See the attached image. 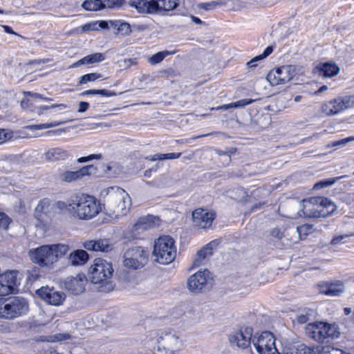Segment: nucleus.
Segmentation results:
<instances>
[{
	"label": "nucleus",
	"instance_id": "6ab92c4d",
	"mask_svg": "<svg viewBox=\"0 0 354 354\" xmlns=\"http://www.w3.org/2000/svg\"><path fill=\"white\" fill-rule=\"evenodd\" d=\"M159 218L153 215L140 218L133 226V231L140 233V231L147 230L158 225Z\"/></svg>",
	"mask_w": 354,
	"mask_h": 354
},
{
	"label": "nucleus",
	"instance_id": "a878e982",
	"mask_svg": "<svg viewBox=\"0 0 354 354\" xmlns=\"http://www.w3.org/2000/svg\"><path fill=\"white\" fill-rule=\"evenodd\" d=\"M68 156V151L59 147L50 149L46 153V158L50 161L65 160Z\"/></svg>",
	"mask_w": 354,
	"mask_h": 354
},
{
	"label": "nucleus",
	"instance_id": "2eb2a0df",
	"mask_svg": "<svg viewBox=\"0 0 354 354\" xmlns=\"http://www.w3.org/2000/svg\"><path fill=\"white\" fill-rule=\"evenodd\" d=\"M62 286L73 295H77L85 291V286L87 283V278L83 273L76 276H70L64 279Z\"/></svg>",
	"mask_w": 354,
	"mask_h": 354
},
{
	"label": "nucleus",
	"instance_id": "473e14b6",
	"mask_svg": "<svg viewBox=\"0 0 354 354\" xmlns=\"http://www.w3.org/2000/svg\"><path fill=\"white\" fill-rule=\"evenodd\" d=\"M174 51H160L148 58V62L151 65L160 63L167 56L174 54Z\"/></svg>",
	"mask_w": 354,
	"mask_h": 354
},
{
	"label": "nucleus",
	"instance_id": "ddd939ff",
	"mask_svg": "<svg viewBox=\"0 0 354 354\" xmlns=\"http://www.w3.org/2000/svg\"><path fill=\"white\" fill-rule=\"evenodd\" d=\"M354 106V95L339 97L324 103L322 110L326 115H333Z\"/></svg>",
	"mask_w": 354,
	"mask_h": 354
},
{
	"label": "nucleus",
	"instance_id": "393cba45",
	"mask_svg": "<svg viewBox=\"0 0 354 354\" xmlns=\"http://www.w3.org/2000/svg\"><path fill=\"white\" fill-rule=\"evenodd\" d=\"M104 56L102 53H96L91 55H88L77 62H75L71 67H78L83 64H91L97 63L103 61Z\"/></svg>",
	"mask_w": 354,
	"mask_h": 354
},
{
	"label": "nucleus",
	"instance_id": "f03ea898",
	"mask_svg": "<svg viewBox=\"0 0 354 354\" xmlns=\"http://www.w3.org/2000/svg\"><path fill=\"white\" fill-rule=\"evenodd\" d=\"M294 206L300 209L296 213L285 215L286 217L296 219L299 217L320 218L326 217L336 209L335 205L329 199L322 197H313L303 200L301 203L295 202Z\"/></svg>",
	"mask_w": 354,
	"mask_h": 354
},
{
	"label": "nucleus",
	"instance_id": "2f4dec72",
	"mask_svg": "<svg viewBox=\"0 0 354 354\" xmlns=\"http://www.w3.org/2000/svg\"><path fill=\"white\" fill-rule=\"evenodd\" d=\"M103 0H86L83 2L82 6L84 9L88 11H97L103 9Z\"/></svg>",
	"mask_w": 354,
	"mask_h": 354
},
{
	"label": "nucleus",
	"instance_id": "9d476101",
	"mask_svg": "<svg viewBox=\"0 0 354 354\" xmlns=\"http://www.w3.org/2000/svg\"><path fill=\"white\" fill-rule=\"evenodd\" d=\"M108 202L116 216H123L129 212L131 199L128 194L120 187H109L107 189Z\"/></svg>",
	"mask_w": 354,
	"mask_h": 354
},
{
	"label": "nucleus",
	"instance_id": "412c9836",
	"mask_svg": "<svg viewBox=\"0 0 354 354\" xmlns=\"http://www.w3.org/2000/svg\"><path fill=\"white\" fill-rule=\"evenodd\" d=\"M160 339L163 342L165 346H167V348L171 351H173L174 349H178L181 345V342L178 337L171 332L162 333L160 336Z\"/></svg>",
	"mask_w": 354,
	"mask_h": 354
},
{
	"label": "nucleus",
	"instance_id": "f257e3e1",
	"mask_svg": "<svg viewBox=\"0 0 354 354\" xmlns=\"http://www.w3.org/2000/svg\"><path fill=\"white\" fill-rule=\"evenodd\" d=\"M101 211L100 202L89 194L77 193L67 200V213L74 218L88 221Z\"/></svg>",
	"mask_w": 354,
	"mask_h": 354
},
{
	"label": "nucleus",
	"instance_id": "a18cd8bd",
	"mask_svg": "<svg viewBox=\"0 0 354 354\" xmlns=\"http://www.w3.org/2000/svg\"><path fill=\"white\" fill-rule=\"evenodd\" d=\"M118 25L119 27L116 32L117 34L120 33L122 35H127L131 33V29L129 24L120 21V23Z\"/></svg>",
	"mask_w": 354,
	"mask_h": 354
},
{
	"label": "nucleus",
	"instance_id": "338daca9",
	"mask_svg": "<svg viewBox=\"0 0 354 354\" xmlns=\"http://www.w3.org/2000/svg\"><path fill=\"white\" fill-rule=\"evenodd\" d=\"M218 154L219 156H223V158H224V161H225L227 164H228V163L230 162V160H231V158H230V155H228V154H227V153H225L221 152V151H218Z\"/></svg>",
	"mask_w": 354,
	"mask_h": 354
},
{
	"label": "nucleus",
	"instance_id": "603ef678",
	"mask_svg": "<svg viewBox=\"0 0 354 354\" xmlns=\"http://www.w3.org/2000/svg\"><path fill=\"white\" fill-rule=\"evenodd\" d=\"M284 232L281 230V228L279 227H274L272 228L270 232V234L271 237L275 239L276 240H281L283 236H284Z\"/></svg>",
	"mask_w": 354,
	"mask_h": 354
},
{
	"label": "nucleus",
	"instance_id": "de8ad7c7",
	"mask_svg": "<svg viewBox=\"0 0 354 354\" xmlns=\"http://www.w3.org/2000/svg\"><path fill=\"white\" fill-rule=\"evenodd\" d=\"M10 221V218L6 214L0 212V231L7 230Z\"/></svg>",
	"mask_w": 354,
	"mask_h": 354
},
{
	"label": "nucleus",
	"instance_id": "052dcab7",
	"mask_svg": "<svg viewBox=\"0 0 354 354\" xmlns=\"http://www.w3.org/2000/svg\"><path fill=\"white\" fill-rule=\"evenodd\" d=\"M264 59V57H262V55H259L258 56H256L255 57H254L253 59H252L250 61H249L248 63H247V66L248 68H254L257 65H252V63H254L257 61H259V60H261Z\"/></svg>",
	"mask_w": 354,
	"mask_h": 354
},
{
	"label": "nucleus",
	"instance_id": "4468645a",
	"mask_svg": "<svg viewBox=\"0 0 354 354\" xmlns=\"http://www.w3.org/2000/svg\"><path fill=\"white\" fill-rule=\"evenodd\" d=\"M252 343L259 354H280L275 347V339L272 333L263 332L257 339H252Z\"/></svg>",
	"mask_w": 354,
	"mask_h": 354
},
{
	"label": "nucleus",
	"instance_id": "6e6552de",
	"mask_svg": "<svg viewBox=\"0 0 354 354\" xmlns=\"http://www.w3.org/2000/svg\"><path fill=\"white\" fill-rule=\"evenodd\" d=\"M64 211L67 212V201H54L45 198L39 201L35 207V217L43 223H48Z\"/></svg>",
	"mask_w": 354,
	"mask_h": 354
},
{
	"label": "nucleus",
	"instance_id": "09e8293b",
	"mask_svg": "<svg viewBox=\"0 0 354 354\" xmlns=\"http://www.w3.org/2000/svg\"><path fill=\"white\" fill-rule=\"evenodd\" d=\"M136 64H137L136 58L124 59H122V60H120L118 62L119 67L124 68V69L130 67L132 65H136Z\"/></svg>",
	"mask_w": 354,
	"mask_h": 354
},
{
	"label": "nucleus",
	"instance_id": "a211bd4d",
	"mask_svg": "<svg viewBox=\"0 0 354 354\" xmlns=\"http://www.w3.org/2000/svg\"><path fill=\"white\" fill-rule=\"evenodd\" d=\"M252 329L250 327L243 330L232 333L229 337L230 344L240 348H245L250 346L252 339Z\"/></svg>",
	"mask_w": 354,
	"mask_h": 354
},
{
	"label": "nucleus",
	"instance_id": "79ce46f5",
	"mask_svg": "<svg viewBox=\"0 0 354 354\" xmlns=\"http://www.w3.org/2000/svg\"><path fill=\"white\" fill-rule=\"evenodd\" d=\"M103 9L104 8H117L123 3V0H103Z\"/></svg>",
	"mask_w": 354,
	"mask_h": 354
},
{
	"label": "nucleus",
	"instance_id": "c03bdc74",
	"mask_svg": "<svg viewBox=\"0 0 354 354\" xmlns=\"http://www.w3.org/2000/svg\"><path fill=\"white\" fill-rule=\"evenodd\" d=\"M318 354H350L348 353L344 352L342 350L332 348L330 346L322 347L320 351H319Z\"/></svg>",
	"mask_w": 354,
	"mask_h": 354
},
{
	"label": "nucleus",
	"instance_id": "8fccbe9b",
	"mask_svg": "<svg viewBox=\"0 0 354 354\" xmlns=\"http://www.w3.org/2000/svg\"><path fill=\"white\" fill-rule=\"evenodd\" d=\"M55 107H60L61 109H64L66 108V105L64 104H52L50 106H39V107L35 109V112L38 115H41L43 113V111L47 110V109H54Z\"/></svg>",
	"mask_w": 354,
	"mask_h": 354
},
{
	"label": "nucleus",
	"instance_id": "f704fd0d",
	"mask_svg": "<svg viewBox=\"0 0 354 354\" xmlns=\"http://www.w3.org/2000/svg\"><path fill=\"white\" fill-rule=\"evenodd\" d=\"M226 4L224 1H212L209 2L201 3L198 4V8L205 10H214L217 7L223 6Z\"/></svg>",
	"mask_w": 354,
	"mask_h": 354
},
{
	"label": "nucleus",
	"instance_id": "774afa93",
	"mask_svg": "<svg viewBox=\"0 0 354 354\" xmlns=\"http://www.w3.org/2000/svg\"><path fill=\"white\" fill-rule=\"evenodd\" d=\"M120 23V20L110 21L109 25L111 26V28L118 30V28L119 27L118 24Z\"/></svg>",
	"mask_w": 354,
	"mask_h": 354
},
{
	"label": "nucleus",
	"instance_id": "13d9d810",
	"mask_svg": "<svg viewBox=\"0 0 354 354\" xmlns=\"http://www.w3.org/2000/svg\"><path fill=\"white\" fill-rule=\"evenodd\" d=\"M354 140L353 137H348V138H344V139H342V140H338V141L333 142V144H332V146L333 147H337V146H339V145H344L346 143H348L349 141H351V140Z\"/></svg>",
	"mask_w": 354,
	"mask_h": 354
},
{
	"label": "nucleus",
	"instance_id": "cd10ccee",
	"mask_svg": "<svg viewBox=\"0 0 354 354\" xmlns=\"http://www.w3.org/2000/svg\"><path fill=\"white\" fill-rule=\"evenodd\" d=\"M344 283L341 281H337L329 284L324 292L328 295L338 296L344 291Z\"/></svg>",
	"mask_w": 354,
	"mask_h": 354
},
{
	"label": "nucleus",
	"instance_id": "680f3d73",
	"mask_svg": "<svg viewBox=\"0 0 354 354\" xmlns=\"http://www.w3.org/2000/svg\"><path fill=\"white\" fill-rule=\"evenodd\" d=\"M97 30L109 28V23L105 21H96Z\"/></svg>",
	"mask_w": 354,
	"mask_h": 354
},
{
	"label": "nucleus",
	"instance_id": "f8f14e48",
	"mask_svg": "<svg viewBox=\"0 0 354 354\" xmlns=\"http://www.w3.org/2000/svg\"><path fill=\"white\" fill-rule=\"evenodd\" d=\"M209 272L207 270H199L187 279V288L194 295L205 292L209 289Z\"/></svg>",
	"mask_w": 354,
	"mask_h": 354
},
{
	"label": "nucleus",
	"instance_id": "aec40b11",
	"mask_svg": "<svg viewBox=\"0 0 354 354\" xmlns=\"http://www.w3.org/2000/svg\"><path fill=\"white\" fill-rule=\"evenodd\" d=\"M85 249L95 252H108L111 250V246L108 240H92L84 243Z\"/></svg>",
	"mask_w": 354,
	"mask_h": 354
},
{
	"label": "nucleus",
	"instance_id": "49530a36",
	"mask_svg": "<svg viewBox=\"0 0 354 354\" xmlns=\"http://www.w3.org/2000/svg\"><path fill=\"white\" fill-rule=\"evenodd\" d=\"M95 168L92 165H86L80 168L77 171L79 179H82L85 176L91 175V171L93 170Z\"/></svg>",
	"mask_w": 354,
	"mask_h": 354
},
{
	"label": "nucleus",
	"instance_id": "b1692460",
	"mask_svg": "<svg viewBox=\"0 0 354 354\" xmlns=\"http://www.w3.org/2000/svg\"><path fill=\"white\" fill-rule=\"evenodd\" d=\"M277 70L281 79V84L291 80L295 74V68L292 65L282 66L277 68Z\"/></svg>",
	"mask_w": 354,
	"mask_h": 354
},
{
	"label": "nucleus",
	"instance_id": "e2e57ef3",
	"mask_svg": "<svg viewBox=\"0 0 354 354\" xmlns=\"http://www.w3.org/2000/svg\"><path fill=\"white\" fill-rule=\"evenodd\" d=\"M348 237V235H341V236H336L335 238L333 239L331 243L333 244H338V243H340L341 242H342V241L345 239V238H347Z\"/></svg>",
	"mask_w": 354,
	"mask_h": 354
},
{
	"label": "nucleus",
	"instance_id": "6e6d98bb",
	"mask_svg": "<svg viewBox=\"0 0 354 354\" xmlns=\"http://www.w3.org/2000/svg\"><path fill=\"white\" fill-rule=\"evenodd\" d=\"M11 138V133L6 129H0V144H2Z\"/></svg>",
	"mask_w": 354,
	"mask_h": 354
},
{
	"label": "nucleus",
	"instance_id": "5701e85b",
	"mask_svg": "<svg viewBox=\"0 0 354 354\" xmlns=\"http://www.w3.org/2000/svg\"><path fill=\"white\" fill-rule=\"evenodd\" d=\"M88 255L85 250H77L71 252L68 256V261L72 266H81L86 263Z\"/></svg>",
	"mask_w": 354,
	"mask_h": 354
},
{
	"label": "nucleus",
	"instance_id": "72a5a7b5",
	"mask_svg": "<svg viewBox=\"0 0 354 354\" xmlns=\"http://www.w3.org/2000/svg\"><path fill=\"white\" fill-rule=\"evenodd\" d=\"M180 153H156L153 156H150L147 159L151 161L156 160H164L167 159H176L180 156Z\"/></svg>",
	"mask_w": 354,
	"mask_h": 354
},
{
	"label": "nucleus",
	"instance_id": "bb28decb",
	"mask_svg": "<svg viewBox=\"0 0 354 354\" xmlns=\"http://www.w3.org/2000/svg\"><path fill=\"white\" fill-rule=\"evenodd\" d=\"M320 75L325 77H332L338 74L339 68L333 63H325L322 64L319 68Z\"/></svg>",
	"mask_w": 354,
	"mask_h": 354
},
{
	"label": "nucleus",
	"instance_id": "c9c22d12",
	"mask_svg": "<svg viewBox=\"0 0 354 354\" xmlns=\"http://www.w3.org/2000/svg\"><path fill=\"white\" fill-rule=\"evenodd\" d=\"M266 80L272 86L281 84V79H280V75H279L277 68H274L268 73L266 76Z\"/></svg>",
	"mask_w": 354,
	"mask_h": 354
},
{
	"label": "nucleus",
	"instance_id": "9b49d317",
	"mask_svg": "<svg viewBox=\"0 0 354 354\" xmlns=\"http://www.w3.org/2000/svg\"><path fill=\"white\" fill-rule=\"evenodd\" d=\"M149 252L142 247L128 249L123 255L124 266L129 269L138 270L144 267L148 261Z\"/></svg>",
	"mask_w": 354,
	"mask_h": 354
},
{
	"label": "nucleus",
	"instance_id": "c85d7f7f",
	"mask_svg": "<svg viewBox=\"0 0 354 354\" xmlns=\"http://www.w3.org/2000/svg\"><path fill=\"white\" fill-rule=\"evenodd\" d=\"M317 351L314 348H310L304 345L299 347H290L284 350L283 354H316Z\"/></svg>",
	"mask_w": 354,
	"mask_h": 354
},
{
	"label": "nucleus",
	"instance_id": "864d4df0",
	"mask_svg": "<svg viewBox=\"0 0 354 354\" xmlns=\"http://www.w3.org/2000/svg\"><path fill=\"white\" fill-rule=\"evenodd\" d=\"M253 102L251 99H242L239 101L232 102V108L236 109L240 107H244Z\"/></svg>",
	"mask_w": 354,
	"mask_h": 354
},
{
	"label": "nucleus",
	"instance_id": "7ed1b4c3",
	"mask_svg": "<svg viewBox=\"0 0 354 354\" xmlns=\"http://www.w3.org/2000/svg\"><path fill=\"white\" fill-rule=\"evenodd\" d=\"M70 250L68 245H44L29 251L31 261L41 267L52 266Z\"/></svg>",
	"mask_w": 354,
	"mask_h": 354
},
{
	"label": "nucleus",
	"instance_id": "dca6fc26",
	"mask_svg": "<svg viewBox=\"0 0 354 354\" xmlns=\"http://www.w3.org/2000/svg\"><path fill=\"white\" fill-rule=\"evenodd\" d=\"M37 294L48 304L55 306L62 305L66 297L64 292L48 286L41 287L37 290Z\"/></svg>",
	"mask_w": 354,
	"mask_h": 354
},
{
	"label": "nucleus",
	"instance_id": "e433bc0d",
	"mask_svg": "<svg viewBox=\"0 0 354 354\" xmlns=\"http://www.w3.org/2000/svg\"><path fill=\"white\" fill-rule=\"evenodd\" d=\"M100 95L104 97H111L115 95V93L106 89H91L84 91L81 93L82 95Z\"/></svg>",
	"mask_w": 354,
	"mask_h": 354
},
{
	"label": "nucleus",
	"instance_id": "ea45409f",
	"mask_svg": "<svg viewBox=\"0 0 354 354\" xmlns=\"http://www.w3.org/2000/svg\"><path fill=\"white\" fill-rule=\"evenodd\" d=\"M313 226L310 224H304L297 227L299 238L304 239L307 235L313 232Z\"/></svg>",
	"mask_w": 354,
	"mask_h": 354
},
{
	"label": "nucleus",
	"instance_id": "4c0bfd02",
	"mask_svg": "<svg viewBox=\"0 0 354 354\" xmlns=\"http://www.w3.org/2000/svg\"><path fill=\"white\" fill-rule=\"evenodd\" d=\"M313 315V310L310 309H304L297 315V320L299 324H304L309 321Z\"/></svg>",
	"mask_w": 354,
	"mask_h": 354
},
{
	"label": "nucleus",
	"instance_id": "39448f33",
	"mask_svg": "<svg viewBox=\"0 0 354 354\" xmlns=\"http://www.w3.org/2000/svg\"><path fill=\"white\" fill-rule=\"evenodd\" d=\"M305 332L309 338L319 343H328L340 335V330L337 324L325 322L308 323L305 327Z\"/></svg>",
	"mask_w": 354,
	"mask_h": 354
},
{
	"label": "nucleus",
	"instance_id": "3c124183",
	"mask_svg": "<svg viewBox=\"0 0 354 354\" xmlns=\"http://www.w3.org/2000/svg\"><path fill=\"white\" fill-rule=\"evenodd\" d=\"M102 159V155L101 153L91 154L85 157H81L77 159V162L83 163L93 160H101Z\"/></svg>",
	"mask_w": 354,
	"mask_h": 354
},
{
	"label": "nucleus",
	"instance_id": "58836bf2",
	"mask_svg": "<svg viewBox=\"0 0 354 354\" xmlns=\"http://www.w3.org/2000/svg\"><path fill=\"white\" fill-rule=\"evenodd\" d=\"M60 179L66 183H72L80 180L77 171H66L60 175Z\"/></svg>",
	"mask_w": 354,
	"mask_h": 354
},
{
	"label": "nucleus",
	"instance_id": "f3484780",
	"mask_svg": "<svg viewBox=\"0 0 354 354\" xmlns=\"http://www.w3.org/2000/svg\"><path fill=\"white\" fill-rule=\"evenodd\" d=\"M216 218V213L203 208H198L192 212V223L201 229L209 228Z\"/></svg>",
	"mask_w": 354,
	"mask_h": 354
},
{
	"label": "nucleus",
	"instance_id": "20e7f679",
	"mask_svg": "<svg viewBox=\"0 0 354 354\" xmlns=\"http://www.w3.org/2000/svg\"><path fill=\"white\" fill-rule=\"evenodd\" d=\"M112 264L102 259H95L91 266L88 275L93 283L102 284V291L109 292L113 289V283L109 279L113 276Z\"/></svg>",
	"mask_w": 354,
	"mask_h": 354
},
{
	"label": "nucleus",
	"instance_id": "423d86ee",
	"mask_svg": "<svg viewBox=\"0 0 354 354\" xmlns=\"http://www.w3.org/2000/svg\"><path fill=\"white\" fill-rule=\"evenodd\" d=\"M127 3L142 14H160L174 10L178 0H127Z\"/></svg>",
	"mask_w": 354,
	"mask_h": 354
},
{
	"label": "nucleus",
	"instance_id": "69168bd1",
	"mask_svg": "<svg viewBox=\"0 0 354 354\" xmlns=\"http://www.w3.org/2000/svg\"><path fill=\"white\" fill-rule=\"evenodd\" d=\"M273 51V48L272 46H268L263 51V53L261 54L262 55V57L266 58V57H268L269 55H270L272 53V52Z\"/></svg>",
	"mask_w": 354,
	"mask_h": 354
},
{
	"label": "nucleus",
	"instance_id": "5fc2aeb1",
	"mask_svg": "<svg viewBox=\"0 0 354 354\" xmlns=\"http://www.w3.org/2000/svg\"><path fill=\"white\" fill-rule=\"evenodd\" d=\"M11 292L9 285H6L0 279V297L8 295Z\"/></svg>",
	"mask_w": 354,
	"mask_h": 354
},
{
	"label": "nucleus",
	"instance_id": "1a4fd4ad",
	"mask_svg": "<svg viewBox=\"0 0 354 354\" xmlns=\"http://www.w3.org/2000/svg\"><path fill=\"white\" fill-rule=\"evenodd\" d=\"M153 254L160 264L171 263L176 255L174 239L169 236L159 237L155 242Z\"/></svg>",
	"mask_w": 354,
	"mask_h": 354
},
{
	"label": "nucleus",
	"instance_id": "0e129e2a",
	"mask_svg": "<svg viewBox=\"0 0 354 354\" xmlns=\"http://www.w3.org/2000/svg\"><path fill=\"white\" fill-rule=\"evenodd\" d=\"M216 133H217L216 132H212V133H205V134H202V135H198V136H193L192 138H191L189 140H187L186 142H189L190 140H196V139H198V138H203V137H207V136H211V135H213V134H216Z\"/></svg>",
	"mask_w": 354,
	"mask_h": 354
},
{
	"label": "nucleus",
	"instance_id": "a19ab883",
	"mask_svg": "<svg viewBox=\"0 0 354 354\" xmlns=\"http://www.w3.org/2000/svg\"><path fill=\"white\" fill-rule=\"evenodd\" d=\"M101 77L102 75L100 73H97L86 74L80 77V84H84L89 82H94L95 80L100 78Z\"/></svg>",
	"mask_w": 354,
	"mask_h": 354
},
{
	"label": "nucleus",
	"instance_id": "bf43d9fd",
	"mask_svg": "<svg viewBox=\"0 0 354 354\" xmlns=\"http://www.w3.org/2000/svg\"><path fill=\"white\" fill-rule=\"evenodd\" d=\"M89 107V104L86 102H80L79 103V108L77 112L84 113L88 110Z\"/></svg>",
	"mask_w": 354,
	"mask_h": 354
},
{
	"label": "nucleus",
	"instance_id": "7c9ffc66",
	"mask_svg": "<svg viewBox=\"0 0 354 354\" xmlns=\"http://www.w3.org/2000/svg\"><path fill=\"white\" fill-rule=\"evenodd\" d=\"M347 177H348V176L344 175V176H338V177H335V178H333L322 180L314 185L313 189L319 190V189L329 187V186L335 184L337 181L339 180L340 179L347 178Z\"/></svg>",
	"mask_w": 354,
	"mask_h": 354
},
{
	"label": "nucleus",
	"instance_id": "37998d69",
	"mask_svg": "<svg viewBox=\"0 0 354 354\" xmlns=\"http://www.w3.org/2000/svg\"><path fill=\"white\" fill-rule=\"evenodd\" d=\"M64 123V122H50V123L36 124V125L30 126V129L32 130L44 129H48V128L57 127Z\"/></svg>",
	"mask_w": 354,
	"mask_h": 354
},
{
	"label": "nucleus",
	"instance_id": "0eeeda50",
	"mask_svg": "<svg viewBox=\"0 0 354 354\" xmlns=\"http://www.w3.org/2000/svg\"><path fill=\"white\" fill-rule=\"evenodd\" d=\"M29 304L24 297L12 296L0 299V318L13 319L26 314Z\"/></svg>",
	"mask_w": 354,
	"mask_h": 354
},
{
	"label": "nucleus",
	"instance_id": "4be33fe9",
	"mask_svg": "<svg viewBox=\"0 0 354 354\" xmlns=\"http://www.w3.org/2000/svg\"><path fill=\"white\" fill-rule=\"evenodd\" d=\"M214 245H215L214 242H210L197 252L193 261V267H199L203 264L205 260L212 254Z\"/></svg>",
	"mask_w": 354,
	"mask_h": 354
},
{
	"label": "nucleus",
	"instance_id": "c756f323",
	"mask_svg": "<svg viewBox=\"0 0 354 354\" xmlns=\"http://www.w3.org/2000/svg\"><path fill=\"white\" fill-rule=\"evenodd\" d=\"M0 279L6 285H9L10 290L12 292L14 286L17 284V273L15 271H6L0 274Z\"/></svg>",
	"mask_w": 354,
	"mask_h": 354
},
{
	"label": "nucleus",
	"instance_id": "4d7b16f0",
	"mask_svg": "<svg viewBox=\"0 0 354 354\" xmlns=\"http://www.w3.org/2000/svg\"><path fill=\"white\" fill-rule=\"evenodd\" d=\"M82 30L84 32L98 30L96 21L84 24L82 26Z\"/></svg>",
	"mask_w": 354,
	"mask_h": 354
}]
</instances>
